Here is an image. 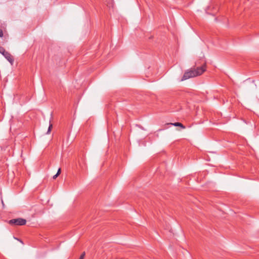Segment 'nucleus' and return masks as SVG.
Masks as SVG:
<instances>
[{
  "instance_id": "obj_1",
  "label": "nucleus",
  "mask_w": 259,
  "mask_h": 259,
  "mask_svg": "<svg viewBox=\"0 0 259 259\" xmlns=\"http://www.w3.org/2000/svg\"><path fill=\"white\" fill-rule=\"evenodd\" d=\"M206 65L205 62L200 67H198L196 68H191V69L187 70L184 73L181 80L183 81L190 78L199 76L206 71Z\"/></svg>"
},
{
  "instance_id": "obj_8",
  "label": "nucleus",
  "mask_w": 259,
  "mask_h": 259,
  "mask_svg": "<svg viewBox=\"0 0 259 259\" xmlns=\"http://www.w3.org/2000/svg\"><path fill=\"white\" fill-rule=\"evenodd\" d=\"M3 35H4L3 31L2 29H0V37H3Z\"/></svg>"
},
{
  "instance_id": "obj_4",
  "label": "nucleus",
  "mask_w": 259,
  "mask_h": 259,
  "mask_svg": "<svg viewBox=\"0 0 259 259\" xmlns=\"http://www.w3.org/2000/svg\"><path fill=\"white\" fill-rule=\"evenodd\" d=\"M167 124H171V125H174L175 126H180L181 127H182L183 129L185 128V126L180 122H175V123H167Z\"/></svg>"
},
{
  "instance_id": "obj_5",
  "label": "nucleus",
  "mask_w": 259,
  "mask_h": 259,
  "mask_svg": "<svg viewBox=\"0 0 259 259\" xmlns=\"http://www.w3.org/2000/svg\"><path fill=\"white\" fill-rule=\"evenodd\" d=\"M53 127V125L51 123H50L48 131L47 132V134H49L51 133V131L52 130V128Z\"/></svg>"
},
{
  "instance_id": "obj_9",
  "label": "nucleus",
  "mask_w": 259,
  "mask_h": 259,
  "mask_svg": "<svg viewBox=\"0 0 259 259\" xmlns=\"http://www.w3.org/2000/svg\"><path fill=\"white\" fill-rule=\"evenodd\" d=\"M60 173H61V168H59V169L58 170V171H57V174L58 175H59L60 174Z\"/></svg>"
},
{
  "instance_id": "obj_7",
  "label": "nucleus",
  "mask_w": 259,
  "mask_h": 259,
  "mask_svg": "<svg viewBox=\"0 0 259 259\" xmlns=\"http://www.w3.org/2000/svg\"><path fill=\"white\" fill-rule=\"evenodd\" d=\"M85 255V253L83 252L81 254V255H80V256L79 257V259H83L84 258V256Z\"/></svg>"
},
{
  "instance_id": "obj_6",
  "label": "nucleus",
  "mask_w": 259,
  "mask_h": 259,
  "mask_svg": "<svg viewBox=\"0 0 259 259\" xmlns=\"http://www.w3.org/2000/svg\"><path fill=\"white\" fill-rule=\"evenodd\" d=\"M4 50L5 49L3 47L0 46V53L2 54L3 52H4Z\"/></svg>"
},
{
  "instance_id": "obj_3",
  "label": "nucleus",
  "mask_w": 259,
  "mask_h": 259,
  "mask_svg": "<svg viewBox=\"0 0 259 259\" xmlns=\"http://www.w3.org/2000/svg\"><path fill=\"white\" fill-rule=\"evenodd\" d=\"M5 58L11 64H12L14 62V58L13 56L11 55V54L9 53L8 52H7L5 50H4V52H3V53L2 54Z\"/></svg>"
},
{
  "instance_id": "obj_10",
  "label": "nucleus",
  "mask_w": 259,
  "mask_h": 259,
  "mask_svg": "<svg viewBox=\"0 0 259 259\" xmlns=\"http://www.w3.org/2000/svg\"><path fill=\"white\" fill-rule=\"evenodd\" d=\"M58 176H59V175H58L56 174L55 175H54V176H53V179H56Z\"/></svg>"
},
{
  "instance_id": "obj_2",
  "label": "nucleus",
  "mask_w": 259,
  "mask_h": 259,
  "mask_svg": "<svg viewBox=\"0 0 259 259\" xmlns=\"http://www.w3.org/2000/svg\"><path fill=\"white\" fill-rule=\"evenodd\" d=\"M9 223L11 225L23 226L26 224V221L22 218H18L10 220Z\"/></svg>"
}]
</instances>
